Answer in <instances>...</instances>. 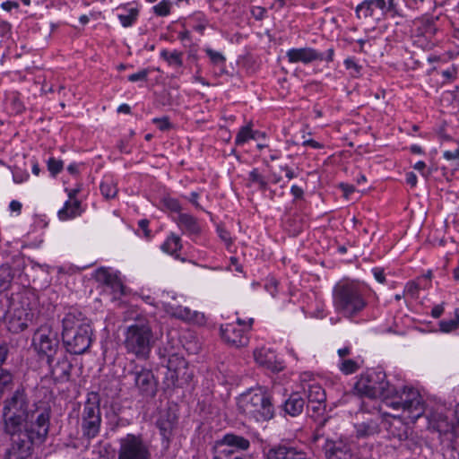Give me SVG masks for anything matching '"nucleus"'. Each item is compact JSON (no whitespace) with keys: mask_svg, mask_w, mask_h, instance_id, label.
Masks as SVG:
<instances>
[{"mask_svg":"<svg viewBox=\"0 0 459 459\" xmlns=\"http://www.w3.org/2000/svg\"><path fill=\"white\" fill-rule=\"evenodd\" d=\"M443 157L447 160H459V149L455 151H446L443 153Z\"/></svg>","mask_w":459,"mask_h":459,"instance_id":"obj_53","label":"nucleus"},{"mask_svg":"<svg viewBox=\"0 0 459 459\" xmlns=\"http://www.w3.org/2000/svg\"><path fill=\"white\" fill-rule=\"evenodd\" d=\"M204 51L213 65H223L225 63L226 59L221 53L212 50V48H206Z\"/></svg>","mask_w":459,"mask_h":459,"instance_id":"obj_45","label":"nucleus"},{"mask_svg":"<svg viewBox=\"0 0 459 459\" xmlns=\"http://www.w3.org/2000/svg\"><path fill=\"white\" fill-rule=\"evenodd\" d=\"M381 370H368L362 374L355 384L356 392L368 398H381L385 406L393 411L402 410L408 418L415 420L423 415L424 402L418 390L403 387L398 391L385 380Z\"/></svg>","mask_w":459,"mask_h":459,"instance_id":"obj_2","label":"nucleus"},{"mask_svg":"<svg viewBox=\"0 0 459 459\" xmlns=\"http://www.w3.org/2000/svg\"><path fill=\"white\" fill-rule=\"evenodd\" d=\"M177 423V416L169 411L160 412V417L157 420L156 425L160 429V433L163 439L167 442V445H169L170 438L173 436V431Z\"/></svg>","mask_w":459,"mask_h":459,"instance_id":"obj_19","label":"nucleus"},{"mask_svg":"<svg viewBox=\"0 0 459 459\" xmlns=\"http://www.w3.org/2000/svg\"><path fill=\"white\" fill-rule=\"evenodd\" d=\"M153 123L161 130L166 131L170 128L171 125L167 117H163L160 118H154Z\"/></svg>","mask_w":459,"mask_h":459,"instance_id":"obj_47","label":"nucleus"},{"mask_svg":"<svg viewBox=\"0 0 459 459\" xmlns=\"http://www.w3.org/2000/svg\"><path fill=\"white\" fill-rule=\"evenodd\" d=\"M307 412L311 418L319 420V427H323L327 421V418L324 417L325 412V402H307Z\"/></svg>","mask_w":459,"mask_h":459,"instance_id":"obj_29","label":"nucleus"},{"mask_svg":"<svg viewBox=\"0 0 459 459\" xmlns=\"http://www.w3.org/2000/svg\"><path fill=\"white\" fill-rule=\"evenodd\" d=\"M30 404L26 390L16 389L4 401L3 431L8 437L5 459H31L35 446L48 438L51 411Z\"/></svg>","mask_w":459,"mask_h":459,"instance_id":"obj_1","label":"nucleus"},{"mask_svg":"<svg viewBox=\"0 0 459 459\" xmlns=\"http://www.w3.org/2000/svg\"><path fill=\"white\" fill-rule=\"evenodd\" d=\"M171 3L169 0H162L153 6V12L158 16H167L170 13Z\"/></svg>","mask_w":459,"mask_h":459,"instance_id":"obj_41","label":"nucleus"},{"mask_svg":"<svg viewBox=\"0 0 459 459\" xmlns=\"http://www.w3.org/2000/svg\"><path fill=\"white\" fill-rule=\"evenodd\" d=\"M64 163L60 160H56L55 158H50L48 160V169L53 176L57 175L63 169Z\"/></svg>","mask_w":459,"mask_h":459,"instance_id":"obj_43","label":"nucleus"},{"mask_svg":"<svg viewBox=\"0 0 459 459\" xmlns=\"http://www.w3.org/2000/svg\"><path fill=\"white\" fill-rule=\"evenodd\" d=\"M138 16V10L136 8H131L127 14H119L118 19L123 27L131 26Z\"/></svg>","mask_w":459,"mask_h":459,"instance_id":"obj_40","label":"nucleus"},{"mask_svg":"<svg viewBox=\"0 0 459 459\" xmlns=\"http://www.w3.org/2000/svg\"><path fill=\"white\" fill-rule=\"evenodd\" d=\"M303 145L311 146L314 149H321L323 147V145L320 143H318L313 139L304 141Z\"/></svg>","mask_w":459,"mask_h":459,"instance_id":"obj_61","label":"nucleus"},{"mask_svg":"<svg viewBox=\"0 0 459 459\" xmlns=\"http://www.w3.org/2000/svg\"><path fill=\"white\" fill-rule=\"evenodd\" d=\"M290 192L294 195L295 198H301L303 196L302 188L296 185L291 186Z\"/></svg>","mask_w":459,"mask_h":459,"instance_id":"obj_60","label":"nucleus"},{"mask_svg":"<svg viewBox=\"0 0 459 459\" xmlns=\"http://www.w3.org/2000/svg\"><path fill=\"white\" fill-rule=\"evenodd\" d=\"M78 420L83 438L90 441L100 434L102 418L100 398L97 393L88 394L86 401L79 410Z\"/></svg>","mask_w":459,"mask_h":459,"instance_id":"obj_6","label":"nucleus"},{"mask_svg":"<svg viewBox=\"0 0 459 459\" xmlns=\"http://www.w3.org/2000/svg\"><path fill=\"white\" fill-rule=\"evenodd\" d=\"M47 363L55 381L65 382L69 379L73 367L65 354L60 353L53 360L47 361Z\"/></svg>","mask_w":459,"mask_h":459,"instance_id":"obj_15","label":"nucleus"},{"mask_svg":"<svg viewBox=\"0 0 459 459\" xmlns=\"http://www.w3.org/2000/svg\"><path fill=\"white\" fill-rule=\"evenodd\" d=\"M183 54L179 51L174 50L173 52H169L167 49H163L160 52V56L168 62L169 65L175 67H181L183 65Z\"/></svg>","mask_w":459,"mask_h":459,"instance_id":"obj_34","label":"nucleus"},{"mask_svg":"<svg viewBox=\"0 0 459 459\" xmlns=\"http://www.w3.org/2000/svg\"><path fill=\"white\" fill-rule=\"evenodd\" d=\"M149 71L147 69H143L139 71L138 73L133 74L128 76V81L134 82L137 81H146L148 77Z\"/></svg>","mask_w":459,"mask_h":459,"instance_id":"obj_46","label":"nucleus"},{"mask_svg":"<svg viewBox=\"0 0 459 459\" xmlns=\"http://www.w3.org/2000/svg\"><path fill=\"white\" fill-rule=\"evenodd\" d=\"M9 353V347L6 343L0 344V367L5 362ZM13 382V374L6 369L0 370V397L4 390L11 386Z\"/></svg>","mask_w":459,"mask_h":459,"instance_id":"obj_23","label":"nucleus"},{"mask_svg":"<svg viewBox=\"0 0 459 459\" xmlns=\"http://www.w3.org/2000/svg\"><path fill=\"white\" fill-rule=\"evenodd\" d=\"M266 459H312L308 455L297 447L279 445L270 448Z\"/></svg>","mask_w":459,"mask_h":459,"instance_id":"obj_16","label":"nucleus"},{"mask_svg":"<svg viewBox=\"0 0 459 459\" xmlns=\"http://www.w3.org/2000/svg\"><path fill=\"white\" fill-rule=\"evenodd\" d=\"M429 428L439 432L440 434H447L455 429V425L451 423L447 417L442 412L429 411L427 414Z\"/></svg>","mask_w":459,"mask_h":459,"instance_id":"obj_22","label":"nucleus"},{"mask_svg":"<svg viewBox=\"0 0 459 459\" xmlns=\"http://www.w3.org/2000/svg\"><path fill=\"white\" fill-rule=\"evenodd\" d=\"M177 223L184 232L189 235H199L201 233V226L196 218L188 213H180L178 216Z\"/></svg>","mask_w":459,"mask_h":459,"instance_id":"obj_26","label":"nucleus"},{"mask_svg":"<svg viewBox=\"0 0 459 459\" xmlns=\"http://www.w3.org/2000/svg\"><path fill=\"white\" fill-rule=\"evenodd\" d=\"M238 411L255 421H266L273 417L270 396L262 391L242 394L238 402Z\"/></svg>","mask_w":459,"mask_h":459,"instance_id":"obj_7","label":"nucleus"},{"mask_svg":"<svg viewBox=\"0 0 459 459\" xmlns=\"http://www.w3.org/2000/svg\"><path fill=\"white\" fill-rule=\"evenodd\" d=\"M117 459H152V445L142 434H127L119 440Z\"/></svg>","mask_w":459,"mask_h":459,"instance_id":"obj_9","label":"nucleus"},{"mask_svg":"<svg viewBox=\"0 0 459 459\" xmlns=\"http://www.w3.org/2000/svg\"><path fill=\"white\" fill-rule=\"evenodd\" d=\"M250 446V442L244 437L235 434H227L222 439L217 441L213 446V456H218L220 450L227 453V456H239L237 455V450H247Z\"/></svg>","mask_w":459,"mask_h":459,"instance_id":"obj_10","label":"nucleus"},{"mask_svg":"<svg viewBox=\"0 0 459 459\" xmlns=\"http://www.w3.org/2000/svg\"><path fill=\"white\" fill-rule=\"evenodd\" d=\"M266 11L264 8L257 6L252 10V14L256 20H262L265 14Z\"/></svg>","mask_w":459,"mask_h":459,"instance_id":"obj_54","label":"nucleus"},{"mask_svg":"<svg viewBox=\"0 0 459 459\" xmlns=\"http://www.w3.org/2000/svg\"><path fill=\"white\" fill-rule=\"evenodd\" d=\"M222 339L231 347H246L249 342V338L245 333L244 328H239L234 324H226L221 326Z\"/></svg>","mask_w":459,"mask_h":459,"instance_id":"obj_13","label":"nucleus"},{"mask_svg":"<svg viewBox=\"0 0 459 459\" xmlns=\"http://www.w3.org/2000/svg\"><path fill=\"white\" fill-rule=\"evenodd\" d=\"M304 406V399L299 395V393H293L285 401L283 404V410L291 417H296L302 413Z\"/></svg>","mask_w":459,"mask_h":459,"instance_id":"obj_27","label":"nucleus"},{"mask_svg":"<svg viewBox=\"0 0 459 459\" xmlns=\"http://www.w3.org/2000/svg\"><path fill=\"white\" fill-rule=\"evenodd\" d=\"M344 65L347 69H351L354 71V75H357L360 73L361 66L359 65L354 59L347 58L344 61Z\"/></svg>","mask_w":459,"mask_h":459,"instance_id":"obj_49","label":"nucleus"},{"mask_svg":"<svg viewBox=\"0 0 459 459\" xmlns=\"http://www.w3.org/2000/svg\"><path fill=\"white\" fill-rule=\"evenodd\" d=\"M1 7L4 11L10 12L13 8L17 9L19 7V4L15 1H6L1 4Z\"/></svg>","mask_w":459,"mask_h":459,"instance_id":"obj_55","label":"nucleus"},{"mask_svg":"<svg viewBox=\"0 0 459 459\" xmlns=\"http://www.w3.org/2000/svg\"><path fill=\"white\" fill-rule=\"evenodd\" d=\"M217 231H218L219 237L227 245H230L231 244V239H230V232L228 230H226L225 229H223L221 227H218Z\"/></svg>","mask_w":459,"mask_h":459,"instance_id":"obj_50","label":"nucleus"},{"mask_svg":"<svg viewBox=\"0 0 459 459\" xmlns=\"http://www.w3.org/2000/svg\"><path fill=\"white\" fill-rule=\"evenodd\" d=\"M254 358L259 365L271 370L277 369L276 356L271 349L265 347L255 349Z\"/></svg>","mask_w":459,"mask_h":459,"instance_id":"obj_25","label":"nucleus"},{"mask_svg":"<svg viewBox=\"0 0 459 459\" xmlns=\"http://www.w3.org/2000/svg\"><path fill=\"white\" fill-rule=\"evenodd\" d=\"M166 311L171 316L183 321L201 324L204 320V314L193 311L187 307L167 305Z\"/></svg>","mask_w":459,"mask_h":459,"instance_id":"obj_21","label":"nucleus"},{"mask_svg":"<svg viewBox=\"0 0 459 459\" xmlns=\"http://www.w3.org/2000/svg\"><path fill=\"white\" fill-rule=\"evenodd\" d=\"M182 243L179 236L171 233L161 245V250L169 255H175L181 250Z\"/></svg>","mask_w":459,"mask_h":459,"instance_id":"obj_32","label":"nucleus"},{"mask_svg":"<svg viewBox=\"0 0 459 459\" xmlns=\"http://www.w3.org/2000/svg\"><path fill=\"white\" fill-rule=\"evenodd\" d=\"M100 188L102 195L107 199L114 198L117 194V188L111 180L103 181Z\"/></svg>","mask_w":459,"mask_h":459,"instance_id":"obj_38","label":"nucleus"},{"mask_svg":"<svg viewBox=\"0 0 459 459\" xmlns=\"http://www.w3.org/2000/svg\"><path fill=\"white\" fill-rule=\"evenodd\" d=\"M27 298L17 295L10 299L9 307L4 315V322L10 332L18 333L28 327L32 313L29 307Z\"/></svg>","mask_w":459,"mask_h":459,"instance_id":"obj_8","label":"nucleus"},{"mask_svg":"<svg viewBox=\"0 0 459 459\" xmlns=\"http://www.w3.org/2000/svg\"><path fill=\"white\" fill-rule=\"evenodd\" d=\"M129 375L133 377L134 385L142 395L153 397L156 394L157 383L150 369L136 367Z\"/></svg>","mask_w":459,"mask_h":459,"instance_id":"obj_11","label":"nucleus"},{"mask_svg":"<svg viewBox=\"0 0 459 459\" xmlns=\"http://www.w3.org/2000/svg\"><path fill=\"white\" fill-rule=\"evenodd\" d=\"M406 182L411 186H415L417 184V176L413 172H409L406 174Z\"/></svg>","mask_w":459,"mask_h":459,"instance_id":"obj_59","label":"nucleus"},{"mask_svg":"<svg viewBox=\"0 0 459 459\" xmlns=\"http://www.w3.org/2000/svg\"><path fill=\"white\" fill-rule=\"evenodd\" d=\"M197 23L193 25V29L201 34L204 33L205 28L208 25V21L204 19L203 16H198L196 18Z\"/></svg>","mask_w":459,"mask_h":459,"instance_id":"obj_48","label":"nucleus"},{"mask_svg":"<svg viewBox=\"0 0 459 459\" xmlns=\"http://www.w3.org/2000/svg\"><path fill=\"white\" fill-rule=\"evenodd\" d=\"M255 133L252 131L251 125H247L245 126H242L238 130V132L236 135L235 143L237 145H242L245 143H247L248 140L255 139Z\"/></svg>","mask_w":459,"mask_h":459,"instance_id":"obj_36","label":"nucleus"},{"mask_svg":"<svg viewBox=\"0 0 459 459\" xmlns=\"http://www.w3.org/2000/svg\"><path fill=\"white\" fill-rule=\"evenodd\" d=\"M385 6V0H364L357 5L355 9L356 16L359 19H367L373 16L374 7L384 11Z\"/></svg>","mask_w":459,"mask_h":459,"instance_id":"obj_24","label":"nucleus"},{"mask_svg":"<svg viewBox=\"0 0 459 459\" xmlns=\"http://www.w3.org/2000/svg\"><path fill=\"white\" fill-rule=\"evenodd\" d=\"M418 290H419V286L415 282H409L406 286L407 292L411 295H414L415 293H417Z\"/></svg>","mask_w":459,"mask_h":459,"instance_id":"obj_62","label":"nucleus"},{"mask_svg":"<svg viewBox=\"0 0 459 459\" xmlns=\"http://www.w3.org/2000/svg\"><path fill=\"white\" fill-rule=\"evenodd\" d=\"M62 342L72 354H82L92 342L93 331L90 321L77 310L69 311L62 319Z\"/></svg>","mask_w":459,"mask_h":459,"instance_id":"obj_3","label":"nucleus"},{"mask_svg":"<svg viewBox=\"0 0 459 459\" xmlns=\"http://www.w3.org/2000/svg\"><path fill=\"white\" fill-rule=\"evenodd\" d=\"M52 335L50 331L46 333L39 330L33 339L35 349L40 355L46 357L47 361L53 360L56 356L60 354L58 352V342Z\"/></svg>","mask_w":459,"mask_h":459,"instance_id":"obj_12","label":"nucleus"},{"mask_svg":"<svg viewBox=\"0 0 459 459\" xmlns=\"http://www.w3.org/2000/svg\"><path fill=\"white\" fill-rule=\"evenodd\" d=\"M11 211L20 212L22 210V204L19 201L13 200L9 205Z\"/></svg>","mask_w":459,"mask_h":459,"instance_id":"obj_63","label":"nucleus"},{"mask_svg":"<svg viewBox=\"0 0 459 459\" xmlns=\"http://www.w3.org/2000/svg\"><path fill=\"white\" fill-rule=\"evenodd\" d=\"M186 362L182 358L178 357L176 354H173L169 357L168 360V368L169 370H173L176 376H178L180 368H185Z\"/></svg>","mask_w":459,"mask_h":459,"instance_id":"obj_37","label":"nucleus"},{"mask_svg":"<svg viewBox=\"0 0 459 459\" xmlns=\"http://www.w3.org/2000/svg\"><path fill=\"white\" fill-rule=\"evenodd\" d=\"M154 342L151 323L145 317L137 318L125 331L124 347L138 359H149Z\"/></svg>","mask_w":459,"mask_h":459,"instance_id":"obj_5","label":"nucleus"},{"mask_svg":"<svg viewBox=\"0 0 459 459\" xmlns=\"http://www.w3.org/2000/svg\"><path fill=\"white\" fill-rule=\"evenodd\" d=\"M29 178V174L19 173L18 171L13 172V180L15 183H22Z\"/></svg>","mask_w":459,"mask_h":459,"instance_id":"obj_57","label":"nucleus"},{"mask_svg":"<svg viewBox=\"0 0 459 459\" xmlns=\"http://www.w3.org/2000/svg\"><path fill=\"white\" fill-rule=\"evenodd\" d=\"M444 312V307L442 305H437L435 306L433 308H432V311H431V316L434 317V318H438L441 316V315L443 314Z\"/></svg>","mask_w":459,"mask_h":459,"instance_id":"obj_58","label":"nucleus"},{"mask_svg":"<svg viewBox=\"0 0 459 459\" xmlns=\"http://www.w3.org/2000/svg\"><path fill=\"white\" fill-rule=\"evenodd\" d=\"M308 403L326 402V394L323 387L318 384H308L304 387Z\"/></svg>","mask_w":459,"mask_h":459,"instance_id":"obj_30","label":"nucleus"},{"mask_svg":"<svg viewBox=\"0 0 459 459\" xmlns=\"http://www.w3.org/2000/svg\"><path fill=\"white\" fill-rule=\"evenodd\" d=\"M228 452H224L220 450L218 452V456H213L212 459H251L250 456L243 455V456H227Z\"/></svg>","mask_w":459,"mask_h":459,"instance_id":"obj_51","label":"nucleus"},{"mask_svg":"<svg viewBox=\"0 0 459 459\" xmlns=\"http://www.w3.org/2000/svg\"><path fill=\"white\" fill-rule=\"evenodd\" d=\"M339 368L345 375H349L355 373L359 368V365L357 361L351 359H342L340 363Z\"/></svg>","mask_w":459,"mask_h":459,"instance_id":"obj_39","label":"nucleus"},{"mask_svg":"<svg viewBox=\"0 0 459 459\" xmlns=\"http://www.w3.org/2000/svg\"><path fill=\"white\" fill-rule=\"evenodd\" d=\"M249 186H256L261 191L267 189L268 183L265 178L259 172L258 169H254L248 176Z\"/></svg>","mask_w":459,"mask_h":459,"instance_id":"obj_35","label":"nucleus"},{"mask_svg":"<svg viewBox=\"0 0 459 459\" xmlns=\"http://www.w3.org/2000/svg\"><path fill=\"white\" fill-rule=\"evenodd\" d=\"M82 212L81 202L74 199V201H66L63 208L58 211L57 214L61 221H66L81 215Z\"/></svg>","mask_w":459,"mask_h":459,"instance_id":"obj_28","label":"nucleus"},{"mask_svg":"<svg viewBox=\"0 0 459 459\" xmlns=\"http://www.w3.org/2000/svg\"><path fill=\"white\" fill-rule=\"evenodd\" d=\"M372 272H373L375 279L379 283H385V277L384 270L383 269L377 267V268H374L372 270Z\"/></svg>","mask_w":459,"mask_h":459,"instance_id":"obj_52","label":"nucleus"},{"mask_svg":"<svg viewBox=\"0 0 459 459\" xmlns=\"http://www.w3.org/2000/svg\"><path fill=\"white\" fill-rule=\"evenodd\" d=\"M333 305L337 314L352 320L367 307L368 301L359 283L342 280L333 289Z\"/></svg>","mask_w":459,"mask_h":459,"instance_id":"obj_4","label":"nucleus"},{"mask_svg":"<svg viewBox=\"0 0 459 459\" xmlns=\"http://www.w3.org/2000/svg\"><path fill=\"white\" fill-rule=\"evenodd\" d=\"M398 411H400V410ZM401 411L402 414L385 412L391 417V420L387 421L386 430L390 437L399 440H403L408 437V426L406 423H404L403 420H409L413 422L416 420V419H409L406 412H403L402 410ZM419 418H417V420Z\"/></svg>","mask_w":459,"mask_h":459,"instance_id":"obj_14","label":"nucleus"},{"mask_svg":"<svg viewBox=\"0 0 459 459\" xmlns=\"http://www.w3.org/2000/svg\"><path fill=\"white\" fill-rule=\"evenodd\" d=\"M13 280V269L8 264L0 266V292L7 290Z\"/></svg>","mask_w":459,"mask_h":459,"instance_id":"obj_33","label":"nucleus"},{"mask_svg":"<svg viewBox=\"0 0 459 459\" xmlns=\"http://www.w3.org/2000/svg\"><path fill=\"white\" fill-rule=\"evenodd\" d=\"M96 280L108 287L115 298L124 294V285L120 278L106 268H100L96 271Z\"/></svg>","mask_w":459,"mask_h":459,"instance_id":"obj_17","label":"nucleus"},{"mask_svg":"<svg viewBox=\"0 0 459 459\" xmlns=\"http://www.w3.org/2000/svg\"><path fill=\"white\" fill-rule=\"evenodd\" d=\"M455 69H448L442 72V75L446 78L447 80H453L455 78Z\"/></svg>","mask_w":459,"mask_h":459,"instance_id":"obj_64","label":"nucleus"},{"mask_svg":"<svg viewBox=\"0 0 459 459\" xmlns=\"http://www.w3.org/2000/svg\"><path fill=\"white\" fill-rule=\"evenodd\" d=\"M138 225H139L140 229L143 230L144 236L145 237H149L150 236V230L148 229V227H149V221L146 220V219L141 220L138 222Z\"/></svg>","mask_w":459,"mask_h":459,"instance_id":"obj_56","label":"nucleus"},{"mask_svg":"<svg viewBox=\"0 0 459 459\" xmlns=\"http://www.w3.org/2000/svg\"><path fill=\"white\" fill-rule=\"evenodd\" d=\"M286 56L290 63L308 64L316 60L323 61L324 54L311 48H290Z\"/></svg>","mask_w":459,"mask_h":459,"instance_id":"obj_18","label":"nucleus"},{"mask_svg":"<svg viewBox=\"0 0 459 459\" xmlns=\"http://www.w3.org/2000/svg\"><path fill=\"white\" fill-rule=\"evenodd\" d=\"M163 205L169 211L174 212H179L181 211V205L178 200L172 197H164L162 199Z\"/></svg>","mask_w":459,"mask_h":459,"instance_id":"obj_42","label":"nucleus"},{"mask_svg":"<svg viewBox=\"0 0 459 459\" xmlns=\"http://www.w3.org/2000/svg\"><path fill=\"white\" fill-rule=\"evenodd\" d=\"M356 436L359 438H366L379 432L378 425L374 420H368L355 425Z\"/></svg>","mask_w":459,"mask_h":459,"instance_id":"obj_31","label":"nucleus"},{"mask_svg":"<svg viewBox=\"0 0 459 459\" xmlns=\"http://www.w3.org/2000/svg\"><path fill=\"white\" fill-rule=\"evenodd\" d=\"M459 327L458 321L455 319L442 320L439 322V329L443 333H450Z\"/></svg>","mask_w":459,"mask_h":459,"instance_id":"obj_44","label":"nucleus"},{"mask_svg":"<svg viewBox=\"0 0 459 459\" xmlns=\"http://www.w3.org/2000/svg\"><path fill=\"white\" fill-rule=\"evenodd\" d=\"M326 459H354V455L349 445L342 441H327L325 446Z\"/></svg>","mask_w":459,"mask_h":459,"instance_id":"obj_20","label":"nucleus"}]
</instances>
